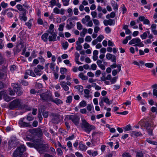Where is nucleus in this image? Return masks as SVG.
I'll list each match as a JSON object with an SVG mask.
<instances>
[{
	"label": "nucleus",
	"mask_w": 157,
	"mask_h": 157,
	"mask_svg": "<svg viewBox=\"0 0 157 157\" xmlns=\"http://www.w3.org/2000/svg\"><path fill=\"white\" fill-rule=\"evenodd\" d=\"M78 145V149L80 150L85 151L87 149V147L81 143H79Z\"/></svg>",
	"instance_id": "5701e85b"
},
{
	"label": "nucleus",
	"mask_w": 157,
	"mask_h": 157,
	"mask_svg": "<svg viewBox=\"0 0 157 157\" xmlns=\"http://www.w3.org/2000/svg\"><path fill=\"white\" fill-rule=\"evenodd\" d=\"M21 105V100L18 99H16L10 103L9 105V108L10 109H13L15 108L20 106Z\"/></svg>",
	"instance_id": "0eeeda50"
},
{
	"label": "nucleus",
	"mask_w": 157,
	"mask_h": 157,
	"mask_svg": "<svg viewBox=\"0 0 157 157\" xmlns=\"http://www.w3.org/2000/svg\"><path fill=\"white\" fill-rule=\"evenodd\" d=\"M48 34L47 33L43 34L41 36V38L42 40L45 42H47L48 40Z\"/></svg>",
	"instance_id": "c85d7f7f"
},
{
	"label": "nucleus",
	"mask_w": 157,
	"mask_h": 157,
	"mask_svg": "<svg viewBox=\"0 0 157 157\" xmlns=\"http://www.w3.org/2000/svg\"><path fill=\"white\" fill-rule=\"evenodd\" d=\"M124 131H128L131 130V126L130 124H128L124 127Z\"/></svg>",
	"instance_id": "de8ad7c7"
},
{
	"label": "nucleus",
	"mask_w": 157,
	"mask_h": 157,
	"mask_svg": "<svg viewBox=\"0 0 157 157\" xmlns=\"http://www.w3.org/2000/svg\"><path fill=\"white\" fill-rule=\"evenodd\" d=\"M28 132L33 136L34 137L35 136H37L38 137L41 136L42 135V131L40 128L30 129L28 131Z\"/></svg>",
	"instance_id": "423d86ee"
},
{
	"label": "nucleus",
	"mask_w": 157,
	"mask_h": 157,
	"mask_svg": "<svg viewBox=\"0 0 157 157\" xmlns=\"http://www.w3.org/2000/svg\"><path fill=\"white\" fill-rule=\"evenodd\" d=\"M72 97L71 96H69L67 98L66 102L67 103H70L72 101Z\"/></svg>",
	"instance_id": "bf43d9fd"
},
{
	"label": "nucleus",
	"mask_w": 157,
	"mask_h": 157,
	"mask_svg": "<svg viewBox=\"0 0 157 157\" xmlns=\"http://www.w3.org/2000/svg\"><path fill=\"white\" fill-rule=\"evenodd\" d=\"M144 154L142 152H139L136 153V157H144Z\"/></svg>",
	"instance_id": "6e6d98bb"
},
{
	"label": "nucleus",
	"mask_w": 157,
	"mask_h": 157,
	"mask_svg": "<svg viewBox=\"0 0 157 157\" xmlns=\"http://www.w3.org/2000/svg\"><path fill=\"white\" fill-rule=\"evenodd\" d=\"M16 67L14 65H11L10 67V71L12 72H13L16 70Z\"/></svg>",
	"instance_id": "864d4df0"
},
{
	"label": "nucleus",
	"mask_w": 157,
	"mask_h": 157,
	"mask_svg": "<svg viewBox=\"0 0 157 157\" xmlns=\"http://www.w3.org/2000/svg\"><path fill=\"white\" fill-rule=\"evenodd\" d=\"M33 19L31 18L29 19L28 21L25 22V24L26 25L29 29H31L33 24Z\"/></svg>",
	"instance_id": "cd10ccee"
},
{
	"label": "nucleus",
	"mask_w": 157,
	"mask_h": 157,
	"mask_svg": "<svg viewBox=\"0 0 157 157\" xmlns=\"http://www.w3.org/2000/svg\"><path fill=\"white\" fill-rule=\"evenodd\" d=\"M146 141L150 144L157 145V142H155L149 139H147Z\"/></svg>",
	"instance_id": "c03bdc74"
},
{
	"label": "nucleus",
	"mask_w": 157,
	"mask_h": 157,
	"mask_svg": "<svg viewBox=\"0 0 157 157\" xmlns=\"http://www.w3.org/2000/svg\"><path fill=\"white\" fill-rule=\"evenodd\" d=\"M51 35H50L48 36V41H56V34L55 32H52L51 33Z\"/></svg>",
	"instance_id": "dca6fc26"
},
{
	"label": "nucleus",
	"mask_w": 157,
	"mask_h": 157,
	"mask_svg": "<svg viewBox=\"0 0 157 157\" xmlns=\"http://www.w3.org/2000/svg\"><path fill=\"white\" fill-rule=\"evenodd\" d=\"M75 25V24H73L72 22L69 21L68 20H67V23L66 26V28L68 29H70L72 28Z\"/></svg>",
	"instance_id": "bb28decb"
},
{
	"label": "nucleus",
	"mask_w": 157,
	"mask_h": 157,
	"mask_svg": "<svg viewBox=\"0 0 157 157\" xmlns=\"http://www.w3.org/2000/svg\"><path fill=\"white\" fill-rule=\"evenodd\" d=\"M62 45L64 49L66 50L68 47V44L67 41H65L62 43Z\"/></svg>",
	"instance_id": "37998d69"
},
{
	"label": "nucleus",
	"mask_w": 157,
	"mask_h": 157,
	"mask_svg": "<svg viewBox=\"0 0 157 157\" xmlns=\"http://www.w3.org/2000/svg\"><path fill=\"white\" fill-rule=\"evenodd\" d=\"M51 101L55 103L57 105H59L63 103V101L60 99L57 98L54 99L53 97H52Z\"/></svg>",
	"instance_id": "4be33fe9"
},
{
	"label": "nucleus",
	"mask_w": 157,
	"mask_h": 157,
	"mask_svg": "<svg viewBox=\"0 0 157 157\" xmlns=\"http://www.w3.org/2000/svg\"><path fill=\"white\" fill-rule=\"evenodd\" d=\"M75 138V136L74 135H72L71 136H69L68 137L65 138V141H68L69 140H71Z\"/></svg>",
	"instance_id": "4d7b16f0"
},
{
	"label": "nucleus",
	"mask_w": 157,
	"mask_h": 157,
	"mask_svg": "<svg viewBox=\"0 0 157 157\" xmlns=\"http://www.w3.org/2000/svg\"><path fill=\"white\" fill-rule=\"evenodd\" d=\"M132 38V37L130 36H126L125 39L122 41L123 44H126L128 40H130Z\"/></svg>",
	"instance_id": "c9c22d12"
},
{
	"label": "nucleus",
	"mask_w": 157,
	"mask_h": 157,
	"mask_svg": "<svg viewBox=\"0 0 157 157\" xmlns=\"http://www.w3.org/2000/svg\"><path fill=\"white\" fill-rule=\"evenodd\" d=\"M93 21L94 23V24L96 26H98L100 25V23L99 21L96 19H93Z\"/></svg>",
	"instance_id": "5fc2aeb1"
},
{
	"label": "nucleus",
	"mask_w": 157,
	"mask_h": 157,
	"mask_svg": "<svg viewBox=\"0 0 157 157\" xmlns=\"http://www.w3.org/2000/svg\"><path fill=\"white\" fill-rule=\"evenodd\" d=\"M156 26L155 24H153L151 26L152 32L155 35H157V31L156 30Z\"/></svg>",
	"instance_id": "393cba45"
},
{
	"label": "nucleus",
	"mask_w": 157,
	"mask_h": 157,
	"mask_svg": "<svg viewBox=\"0 0 157 157\" xmlns=\"http://www.w3.org/2000/svg\"><path fill=\"white\" fill-rule=\"evenodd\" d=\"M141 135V133L140 132H138L135 131H132L131 132V136H138Z\"/></svg>",
	"instance_id": "f704fd0d"
},
{
	"label": "nucleus",
	"mask_w": 157,
	"mask_h": 157,
	"mask_svg": "<svg viewBox=\"0 0 157 157\" xmlns=\"http://www.w3.org/2000/svg\"><path fill=\"white\" fill-rule=\"evenodd\" d=\"M81 123L80 124L81 128L84 131L87 133H89L91 131L95 129L94 127L90 124L84 119H81Z\"/></svg>",
	"instance_id": "f257e3e1"
},
{
	"label": "nucleus",
	"mask_w": 157,
	"mask_h": 157,
	"mask_svg": "<svg viewBox=\"0 0 157 157\" xmlns=\"http://www.w3.org/2000/svg\"><path fill=\"white\" fill-rule=\"evenodd\" d=\"M122 157H132L130 154L128 152H124L122 155Z\"/></svg>",
	"instance_id": "ea45409f"
},
{
	"label": "nucleus",
	"mask_w": 157,
	"mask_h": 157,
	"mask_svg": "<svg viewBox=\"0 0 157 157\" xmlns=\"http://www.w3.org/2000/svg\"><path fill=\"white\" fill-rule=\"evenodd\" d=\"M90 20V17L88 15H86L85 16L84 18L82 19V21L83 24L86 25Z\"/></svg>",
	"instance_id": "b1692460"
},
{
	"label": "nucleus",
	"mask_w": 157,
	"mask_h": 157,
	"mask_svg": "<svg viewBox=\"0 0 157 157\" xmlns=\"http://www.w3.org/2000/svg\"><path fill=\"white\" fill-rule=\"evenodd\" d=\"M44 69V67L43 66L39 64L37 65L36 67H35L34 71L36 75L40 76L43 74L42 70Z\"/></svg>",
	"instance_id": "9d476101"
},
{
	"label": "nucleus",
	"mask_w": 157,
	"mask_h": 157,
	"mask_svg": "<svg viewBox=\"0 0 157 157\" xmlns=\"http://www.w3.org/2000/svg\"><path fill=\"white\" fill-rule=\"evenodd\" d=\"M64 6H67L69 4V0H62Z\"/></svg>",
	"instance_id": "69168bd1"
},
{
	"label": "nucleus",
	"mask_w": 157,
	"mask_h": 157,
	"mask_svg": "<svg viewBox=\"0 0 157 157\" xmlns=\"http://www.w3.org/2000/svg\"><path fill=\"white\" fill-rule=\"evenodd\" d=\"M103 23L105 26L108 25H114V20L111 19H109L108 20H105L103 21Z\"/></svg>",
	"instance_id": "6ab92c4d"
},
{
	"label": "nucleus",
	"mask_w": 157,
	"mask_h": 157,
	"mask_svg": "<svg viewBox=\"0 0 157 157\" xmlns=\"http://www.w3.org/2000/svg\"><path fill=\"white\" fill-rule=\"evenodd\" d=\"M15 91L16 92L17 94L18 95H21L23 92L20 88L19 87V84L17 83H13L12 84Z\"/></svg>",
	"instance_id": "1a4fd4ad"
},
{
	"label": "nucleus",
	"mask_w": 157,
	"mask_h": 157,
	"mask_svg": "<svg viewBox=\"0 0 157 157\" xmlns=\"http://www.w3.org/2000/svg\"><path fill=\"white\" fill-rule=\"evenodd\" d=\"M86 101L84 100L82 101L79 104V108L84 107L86 106Z\"/></svg>",
	"instance_id": "58836bf2"
},
{
	"label": "nucleus",
	"mask_w": 157,
	"mask_h": 157,
	"mask_svg": "<svg viewBox=\"0 0 157 157\" xmlns=\"http://www.w3.org/2000/svg\"><path fill=\"white\" fill-rule=\"evenodd\" d=\"M90 91L87 89H85L84 90V97L87 98H89L90 97Z\"/></svg>",
	"instance_id": "c756f323"
},
{
	"label": "nucleus",
	"mask_w": 157,
	"mask_h": 157,
	"mask_svg": "<svg viewBox=\"0 0 157 157\" xmlns=\"http://www.w3.org/2000/svg\"><path fill=\"white\" fill-rule=\"evenodd\" d=\"M92 40V39L90 36H86L85 40L87 42H90Z\"/></svg>",
	"instance_id": "3c124183"
},
{
	"label": "nucleus",
	"mask_w": 157,
	"mask_h": 157,
	"mask_svg": "<svg viewBox=\"0 0 157 157\" xmlns=\"http://www.w3.org/2000/svg\"><path fill=\"white\" fill-rule=\"evenodd\" d=\"M107 105H110L111 103L110 102L109 100L107 97H102L101 99Z\"/></svg>",
	"instance_id": "7c9ffc66"
},
{
	"label": "nucleus",
	"mask_w": 157,
	"mask_h": 157,
	"mask_svg": "<svg viewBox=\"0 0 157 157\" xmlns=\"http://www.w3.org/2000/svg\"><path fill=\"white\" fill-rule=\"evenodd\" d=\"M104 38V37L103 35H99L97 37V40L98 42H100Z\"/></svg>",
	"instance_id": "a18cd8bd"
},
{
	"label": "nucleus",
	"mask_w": 157,
	"mask_h": 157,
	"mask_svg": "<svg viewBox=\"0 0 157 157\" xmlns=\"http://www.w3.org/2000/svg\"><path fill=\"white\" fill-rule=\"evenodd\" d=\"M130 45H133L134 46H138L139 47L144 46L143 42L139 38H135L131 40L129 42Z\"/></svg>",
	"instance_id": "20e7f679"
},
{
	"label": "nucleus",
	"mask_w": 157,
	"mask_h": 157,
	"mask_svg": "<svg viewBox=\"0 0 157 157\" xmlns=\"http://www.w3.org/2000/svg\"><path fill=\"white\" fill-rule=\"evenodd\" d=\"M64 25V24H61L59 25L58 28L59 31L62 32L63 31Z\"/></svg>",
	"instance_id": "09e8293b"
},
{
	"label": "nucleus",
	"mask_w": 157,
	"mask_h": 157,
	"mask_svg": "<svg viewBox=\"0 0 157 157\" xmlns=\"http://www.w3.org/2000/svg\"><path fill=\"white\" fill-rule=\"evenodd\" d=\"M117 77H115L113 78L112 79H111L110 82L111 83V84L114 83L117 81Z\"/></svg>",
	"instance_id": "e2e57ef3"
},
{
	"label": "nucleus",
	"mask_w": 157,
	"mask_h": 157,
	"mask_svg": "<svg viewBox=\"0 0 157 157\" xmlns=\"http://www.w3.org/2000/svg\"><path fill=\"white\" fill-rule=\"evenodd\" d=\"M26 150L25 147L21 145L18 147L13 153L14 157H21L23 153Z\"/></svg>",
	"instance_id": "7ed1b4c3"
},
{
	"label": "nucleus",
	"mask_w": 157,
	"mask_h": 157,
	"mask_svg": "<svg viewBox=\"0 0 157 157\" xmlns=\"http://www.w3.org/2000/svg\"><path fill=\"white\" fill-rule=\"evenodd\" d=\"M93 25L92 21L90 20L86 25V26L90 27H92L93 26Z\"/></svg>",
	"instance_id": "338daca9"
},
{
	"label": "nucleus",
	"mask_w": 157,
	"mask_h": 157,
	"mask_svg": "<svg viewBox=\"0 0 157 157\" xmlns=\"http://www.w3.org/2000/svg\"><path fill=\"white\" fill-rule=\"evenodd\" d=\"M87 153L89 155L93 157H94L98 154V151H97L88 150L87 151Z\"/></svg>",
	"instance_id": "aec40b11"
},
{
	"label": "nucleus",
	"mask_w": 157,
	"mask_h": 157,
	"mask_svg": "<svg viewBox=\"0 0 157 157\" xmlns=\"http://www.w3.org/2000/svg\"><path fill=\"white\" fill-rule=\"evenodd\" d=\"M25 118H21L19 121V124L21 127H28L30 126V125L29 123H26L25 122Z\"/></svg>",
	"instance_id": "9b49d317"
},
{
	"label": "nucleus",
	"mask_w": 157,
	"mask_h": 157,
	"mask_svg": "<svg viewBox=\"0 0 157 157\" xmlns=\"http://www.w3.org/2000/svg\"><path fill=\"white\" fill-rule=\"evenodd\" d=\"M77 29L81 30L82 29V26L80 22H77L76 23Z\"/></svg>",
	"instance_id": "49530a36"
},
{
	"label": "nucleus",
	"mask_w": 157,
	"mask_h": 157,
	"mask_svg": "<svg viewBox=\"0 0 157 157\" xmlns=\"http://www.w3.org/2000/svg\"><path fill=\"white\" fill-rule=\"evenodd\" d=\"M27 135L26 137H24V139L25 141H31L35 137L33 136L30 134L29 132L28 133V131L27 132Z\"/></svg>",
	"instance_id": "a211bd4d"
},
{
	"label": "nucleus",
	"mask_w": 157,
	"mask_h": 157,
	"mask_svg": "<svg viewBox=\"0 0 157 157\" xmlns=\"http://www.w3.org/2000/svg\"><path fill=\"white\" fill-rule=\"evenodd\" d=\"M28 75H29L33 77H35L36 76L35 74L33 71L32 70L29 69L26 71L24 76L25 78L27 79L28 78Z\"/></svg>",
	"instance_id": "4468645a"
},
{
	"label": "nucleus",
	"mask_w": 157,
	"mask_h": 157,
	"mask_svg": "<svg viewBox=\"0 0 157 157\" xmlns=\"http://www.w3.org/2000/svg\"><path fill=\"white\" fill-rule=\"evenodd\" d=\"M49 3L52 8H53L54 6H57L59 8H60L61 6V4L58 0H51L50 1Z\"/></svg>",
	"instance_id": "f8f14e48"
},
{
	"label": "nucleus",
	"mask_w": 157,
	"mask_h": 157,
	"mask_svg": "<svg viewBox=\"0 0 157 157\" xmlns=\"http://www.w3.org/2000/svg\"><path fill=\"white\" fill-rule=\"evenodd\" d=\"M67 71V69L64 67H62L60 68V72L62 74H64Z\"/></svg>",
	"instance_id": "79ce46f5"
},
{
	"label": "nucleus",
	"mask_w": 157,
	"mask_h": 157,
	"mask_svg": "<svg viewBox=\"0 0 157 157\" xmlns=\"http://www.w3.org/2000/svg\"><path fill=\"white\" fill-rule=\"evenodd\" d=\"M86 108L87 110L89 112H90V113H92L94 112V106L93 105L89 104L87 106Z\"/></svg>",
	"instance_id": "a878e982"
},
{
	"label": "nucleus",
	"mask_w": 157,
	"mask_h": 157,
	"mask_svg": "<svg viewBox=\"0 0 157 157\" xmlns=\"http://www.w3.org/2000/svg\"><path fill=\"white\" fill-rule=\"evenodd\" d=\"M60 85L65 91H67L69 90V88L66 85V82L65 81L60 82Z\"/></svg>",
	"instance_id": "412c9836"
},
{
	"label": "nucleus",
	"mask_w": 157,
	"mask_h": 157,
	"mask_svg": "<svg viewBox=\"0 0 157 157\" xmlns=\"http://www.w3.org/2000/svg\"><path fill=\"white\" fill-rule=\"evenodd\" d=\"M16 6L19 10L22 11L23 12H26V10L23 8L22 6L21 5L17 4L16 5Z\"/></svg>",
	"instance_id": "473e14b6"
},
{
	"label": "nucleus",
	"mask_w": 157,
	"mask_h": 157,
	"mask_svg": "<svg viewBox=\"0 0 157 157\" xmlns=\"http://www.w3.org/2000/svg\"><path fill=\"white\" fill-rule=\"evenodd\" d=\"M26 12H23L20 13L19 15V19L21 21H26L27 19V17L26 15Z\"/></svg>",
	"instance_id": "f3484780"
},
{
	"label": "nucleus",
	"mask_w": 157,
	"mask_h": 157,
	"mask_svg": "<svg viewBox=\"0 0 157 157\" xmlns=\"http://www.w3.org/2000/svg\"><path fill=\"white\" fill-rule=\"evenodd\" d=\"M71 119L75 125H78L80 120V118L78 116L72 115L71 117Z\"/></svg>",
	"instance_id": "ddd939ff"
},
{
	"label": "nucleus",
	"mask_w": 157,
	"mask_h": 157,
	"mask_svg": "<svg viewBox=\"0 0 157 157\" xmlns=\"http://www.w3.org/2000/svg\"><path fill=\"white\" fill-rule=\"evenodd\" d=\"M146 67L148 68H151L154 66V64L152 63H147L145 64Z\"/></svg>",
	"instance_id": "052dcab7"
},
{
	"label": "nucleus",
	"mask_w": 157,
	"mask_h": 157,
	"mask_svg": "<svg viewBox=\"0 0 157 157\" xmlns=\"http://www.w3.org/2000/svg\"><path fill=\"white\" fill-rule=\"evenodd\" d=\"M52 122L55 123L57 124L59 122V118L58 117H55L52 119Z\"/></svg>",
	"instance_id": "13d9d810"
},
{
	"label": "nucleus",
	"mask_w": 157,
	"mask_h": 157,
	"mask_svg": "<svg viewBox=\"0 0 157 157\" xmlns=\"http://www.w3.org/2000/svg\"><path fill=\"white\" fill-rule=\"evenodd\" d=\"M41 99L46 101H51L53 96L51 94L48 93H44L40 94Z\"/></svg>",
	"instance_id": "6e6552de"
},
{
	"label": "nucleus",
	"mask_w": 157,
	"mask_h": 157,
	"mask_svg": "<svg viewBox=\"0 0 157 157\" xmlns=\"http://www.w3.org/2000/svg\"><path fill=\"white\" fill-rule=\"evenodd\" d=\"M106 58L108 60H111L112 62H115L116 61L115 56L109 53H108L106 54Z\"/></svg>",
	"instance_id": "2eb2a0df"
},
{
	"label": "nucleus",
	"mask_w": 157,
	"mask_h": 157,
	"mask_svg": "<svg viewBox=\"0 0 157 157\" xmlns=\"http://www.w3.org/2000/svg\"><path fill=\"white\" fill-rule=\"evenodd\" d=\"M3 95L4 99L6 101L8 102L12 99V98H11L8 95L6 94V92H5L4 94Z\"/></svg>",
	"instance_id": "2f4dec72"
},
{
	"label": "nucleus",
	"mask_w": 157,
	"mask_h": 157,
	"mask_svg": "<svg viewBox=\"0 0 157 157\" xmlns=\"http://www.w3.org/2000/svg\"><path fill=\"white\" fill-rule=\"evenodd\" d=\"M1 5L3 8H6L8 6V4L7 3H5L4 2H2Z\"/></svg>",
	"instance_id": "774afa93"
},
{
	"label": "nucleus",
	"mask_w": 157,
	"mask_h": 157,
	"mask_svg": "<svg viewBox=\"0 0 157 157\" xmlns=\"http://www.w3.org/2000/svg\"><path fill=\"white\" fill-rule=\"evenodd\" d=\"M75 88L79 92L82 93L83 90V87L81 85H77L75 86Z\"/></svg>",
	"instance_id": "72a5a7b5"
},
{
	"label": "nucleus",
	"mask_w": 157,
	"mask_h": 157,
	"mask_svg": "<svg viewBox=\"0 0 157 157\" xmlns=\"http://www.w3.org/2000/svg\"><path fill=\"white\" fill-rule=\"evenodd\" d=\"M78 76L82 80H87L88 79L87 77L86 76H85L82 73H80L78 75Z\"/></svg>",
	"instance_id": "e433bc0d"
},
{
	"label": "nucleus",
	"mask_w": 157,
	"mask_h": 157,
	"mask_svg": "<svg viewBox=\"0 0 157 157\" xmlns=\"http://www.w3.org/2000/svg\"><path fill=\"white\" fill-rule=\"evenodd\" d=\"M155 126V125H154L153 122H147L144 125L149 135H152V130Z\"/></svg>",
	"instance_id": "39448f33"
},
{
	"label": "nucleus",
	"mask_w": 157,
	"mask_h": 157,
	"mask_svg": "<svg viewBox=\"0 0 157 157\" xmlns=\"http://www.w3.org/2000/svg\"><path fill=\"white\" fill-rule=\"evenodd\" d=\"M112 6L114 10H117L118 8V6L115 1H112L111 2Z\"/></svg>",
	"instance_id": "4c0bfd02"
},
{
	"label": "nucleus",
	"mask_w": 157,
	"mask_h": 157,
	"mask_svg": "<svg viewBox=\"0 0 157 157\" xmlns=\"http://www.w3.org/2000/svg\"><path fill=\"white\" fill-rule=\"evenodd\" d=\"M37 23L40 25L43 24L44 22L43 20L40 18H39L37 20Z\"/></svg>",
	"instance_id": "0e129e2a"
},
{
	"label": "nucleus",
	"mask_w": 157,
	"mask_h": 157,
	"mask_svg": "<svg viewBox=\"0 0 157 157\" xmlns=\"http://www.w3.org/2000/svg\"><path fill=\"white\" fill-rule=\"evenodd\" d=\"M147 37V32H144L143 33L140 35V37L142 40L146 39Z\"/></svg>",
	"instance_id": "a19ab883"
},
{
	"label": "nucleus",
	"mask_w": 157,
	"mask_h": 157,
	"mask_svg": "<svg viewBox=\"0 0 157 157\" xmlns=\"http://www.w3.org/2000/svg\"><path fill=\"white\" fill-rule=\"evenodd\" d=\"M83 42L84 39L83 37H79L78 39V40L76 42V43L81 44V43H83Z\"/></svg>",
	"instance_id": "8fccbe9b"
},
{
	"label": "nucleus",
	"mask_w": 157,
	"mask_h": 157,
	"mask_svg": "<svg viewBox=\"0 0 157 157\" xmlns=\"http://www.w3.org/2000/svg\"><path fill=\"white\" fill-rule=\"evenodd\" d=\"M0 71L3 72V73H5L6 74H7V67L4 66L3 67L2 69L0 70Z\"/></svg>",
	"instance_id": "680f3d73"
},
{
	"label": "nucleus",
	"mask_w": 157,
	"mask_h": 157,
	"mask_svg": "<svg viewBox=\"0 0 157 157\" xmlns=\"http://www.w3.org/2000/svg\"><path fill=\"white\" fill-rule=\"evenodd\" d=\"M49 145L48 144H37L35 146V147L40 154L47 151L48 150Z\"/></svg>",
	"instance_id": "f03ea898"
},
{
	"label": "nucleus",
	"mask_w": 157,
	"mask_h": 157,
	"mask_svg": "<svg viewBox=\"0 0 157 157\" xmlns=\"http://www.w3.org/2000/svg\"><path fill=\"white\" fill-rule=\"evenodd\" d=\"M67 11L68 13V17H71L73 14L72 10V9L70 8L68 9H67Z\"/></svg>",
	"instance_id": "603ef678"
}]
</instances>
